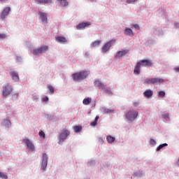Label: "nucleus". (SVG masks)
Here are the masks:
<instances>
[{"mask_svg":"<svg viewBox=\"0 0 179 179\" xmlns=\"http://www.w3.org/2000/svg\"><path fill=\"white\" fill-rule=\"evenodd\" d=\"M90 74V72L87 71H82L78 73H73V80H74V82H82V80H85V79H86V78H87Z\"/></svg>","mask_w":179,"mask_h":179,"instance_id":"1","label":"nucleus"},{"mask_svg":"<svg viewBox=\"0 0 179 179\" xmlns=\"http://www.w3.org/2000/svg\"><path fill=\"white\" fill-rule=\"evenodd\" d=\"M138 110L135 109H130L125 113V117L127 122H133V121H135L136 118H138Z\"/></svg>","mask_w":179,"mask_h":179,"instance_id":"2","label":"nucleus"},{"mask_svg":"<svg viewBox=\"0 0 179 179\" xmlns=\"http://www.w3.org/2000/svg\"><path fill=\"white\" fill-rule=\"evenodd\" d=\"M94 85L95 86V87H98L99 89H100L101 92H104V93H106V94H109L111 95L113 94V92H111L110 90H108V88H107V86L105 85L101 80H99V79H96L94 82Z\"/></svg>","mask_w":179,"mask_h":179,"instance_id":"3","label":"nucleus"},{"mask_svg":"<svg viewBox=\"0 0 179 179\" xmlns=\"http://www.w3.org/2000/svg\"><path fill=\"white\" fill-rule=\"evenodd\" d=\"M13 92V87L9 83L3 85L2 87V96L3 97H8Z\"/></svg>","mask_w":179,"mask_h":179,"instance_id":"4","label":"nucleus"},{"mask_svg":"<svg viewBox=\"0 0 179 179\" xmlns=\"http://www.w3.org/2000/svg\"><path fill=\"white\" fill-rule=\"evenodd\" d=\"M47 166H48V155L47 153L44 152L42 154L41 164V170L44 173L47 171Z\"/></svg>","mask_w":179,"mask_h":179,"instance_id":"5","label":"nucleus"},{"mask_svg":"<svg viewBox=\"0 0 179 179\" xmlns=\"http://www.w3.org/2000/svg\"><path fill=\"white\" fill-rule=\"evenodd\" d=\"M48 51V45H43L38 48H35L32 50L31 54H33V55L39 56V55H41V54L43 53L47 52Z\"/></svg>","mask_w":179,"mask_h":179,"instance_id":"6","label":"nucleus"},{"mask_svg":"<svg viewBox=\"0 0 179 179\" xmlns=\"http://www.w3.org/2000/svg\"><path fill=\"white\" fill-rule=\"evenodd\" d=\"M69 135H71V132L69 130L64 129L59 136V145H62V143L68 138Z\"/></svg>","mask_w":179,"mask_h":179,"instance_id":"7","label":"nucleus"},{"mask_svg":"<svg viewBox=\"0 0 179 179\" xmlns=\"http://www.w3.org/2000/svg\"><path fill=\"white\" fill-rule=\"evenodd\" d=\"M38 16H39L42 24L45 25L48 24V14L44 12V10L38 11Z\"/></svg>","mask_w":179,"mask_h":179,"instance_id":"8","label":"nucleus"},{"mask_svg":"<svg viewBox=\"0 0 179 179\" xmlns=\"http://www.w3.org/2000/svg\"><path fill=\"white\" fill-rule=\"evenodd\" d=\"M115 43V39H112L108 42H106L101 48V52L106 54V52L110 51V48L114 45Z\"/></svg>","mask_w":179,"mask_h":179,"instance_id":"9","label":"nucleus"},{"mask_svg":"<svg viewBox=\"0 0 179 179\" xmlns=\"http://www.w3.org/2000/svg\"><path fill=\"white\" fill-rule=\"evenodd\" d=\"M23 143H25L27 149L29 152H34L36 150V146L33 143V141L29 138H24L22 140Z\"/></svg>","mask_w":179,"mask_h":179,"instance_id":"10","label":"nucleus"},{"mask_svg":"<svg viewBox=\"0 0 179 179\" xmlns=\"http://www.w3.org/2000/svg\"><path fill=\"white\" fill-rule=\"evenodd\" d=\"M129 52V50L128 49L117 51L115 57L116 59H121L122 57H125V55H127V54H128Z\"/></svg>","mask_w":179,"mask_h":179,"instance_id":"11","label":"nucleus"},{"mask_svg":"<svg viewBox=\"0 0 179 179\" xmlns=\"http://www.w3.org/2000/svg\"><path fill=\"white\" fill-rule=\"evenodd\" d=\"M1 127H4L5 128H11L12 122L8 118L3 119L1 123Z\"/></svg>","mask_w":179,"mask_h":179,"instance_id":"12","label":"nucleus"},{"mask_svg":"<svg viewBox=\"0 0 179 179\" xmlns=\"http://www.w3.org/2000/svg\"><path fill=\"white\" fill-rule=\"evenodd\" d=\"M10 13V7H6L3 8V11L1 12L0 16L1 19H6V16L9 15V13Z\"/></svg>","mask_w":179,"mask_h":179,"instance_id":"13","label":"nucleus"},{"mask_svg":"<svg viewBox=\"0 0 179 179\" xmlns=\"http://www.w3.org/2000/svg\"><path fill=\"white\" fill-rule=\"evenodd\" d=\"M138 64H140L141 66H152V61L149 59H143L138 62Z\"/></svg>","mask_w":179,"mask_h":179,"instance_id":"14","label":"nucleus"},{"mask_svg":"<svg viewBox=\"0 0 179 179\" xmlns=\"http://www.w3.org/2000/svg\"><path fill=\"white\" fill-rule=\"evenodd\" d=\"M153 33L157 36H163V34H164L163 29H162L161 27H155L153 28Z\"/></svg>","mask_w":179,"mask_h":179,"instance_id":"15","label":"nucleus"},{"mask_svg":"<svg viewBox=\"0 0 179 179\" xmlns=\"http://www.w3.org/2000/svg\"><path fill=\"white\" fill-rule=\"evenodd\" d=\"M87 26H90V22H81L76 26L77 30H83Z\"/></svg>","mask_w":179,"mask_h":179,"instance_id":"16","label":"nucleus"},{"mask_svg":"<svg viewBox=\"0 0 179 179\" xmlns=\"http://www.w3.org/2000/svg\"><path fill=\"white\" fill-rule=\"evenodd\" d=\"M124 35L129 36V37H134L135 34L134 33V31H132L130 28L126 27L124 31Z\"/></svg>","mask_w":179,"mask_h":179,"instance_id":"17","label":"nucleus"},{"mask_svg":"<svg viewBox=\"0 0 179 179\" xmlns=\"http://www.w3.org/2000/svg\"><path fill=\"white\" fill-rule=\"evenodd\" d=\"M141 63H139V62L134 66V73L136 76L141 73Z\"/></svg>","mask_w":179,"mask_h":179,"instance_id":"18","label":"nucleus"},{"mask_svg":"<svg viewBox=\"0 0 179 179\" xmlns=\"http://www.w3.org/2000/svg\"><path fill=\"white\" fill-rule=\"evenodd\" d=\"M10 76H12L13 80L15 82H19V74L15 71H11L10 72Z\"/></svg>","mask_w":179,"mask_h":179,"instance_id":"19","label":"nucleus"},{"mask_svg":"<svg viewBox=\"0 0 179 179\" xmlns=\"http://www.w3.org/2000/svg\"><path fill=\"white\" fill-rule=\"evenodd\" d=\"M144 97H146V99H150L152 96H153V91L152 90H147L143 92Z\"/></svg>","mask_w":179,"mask_h":179,"instance_id":"20","label":"nucleus"},{"mask_svg":"<svg viewBox=\"0 0 179 179\" xmlns=\"http://www.w3.org/2000/svg\"><path fill=\"white\" fill-rule=\"evenodd\" d=\"M101 111L103 113V114H113V113H114V110L108 109L104 106L101 108Z\"/></svg>","mask_w":179,"mask_h":179,"instance_id":"21","label":"nucleus"},{"mask_svg":"<svg viewBox=\"0 0 179 179\" xmlns=\"http://www.w3.org/2000/svg\"><path fill=\"white\" fill-rule=\"evenodd\" d=\"M106 141L108 143H110V145H113L115 142V137L111 136V135H108L106 136Z\"/></svg>","mask_w":179,"mask_h":179,"instance_id":"22","label":"nucleus"},{"mask_svg":"<svg viewBox=\"0 0 179 179\" xmlns=\"http://www.w3.org/2000/svg\"><path fill=\"white\" fill-rule=\"evenodd\" d=\"M56 41H57V43H60L61 44H64V43H66L68 40H66V38L64 36H57Z\"/></svg>","mask_w":179,"mask_h":179,"instance_id":"23","label":"nucleus"},{"mask_svg":"<svg viewBox=\"0 0 179 179\" xmlns=\"http://www.w3.org/2000/svg\"><path fill=\"white\" fill-rule=\"evenodd\" d=\"M153 79V85H158V83H164V80L162 78H152Z\"/></svg>","mask_w":179,"mask_h":179,"instance_id":"24","label":"nucleus"},{"mask_svg":"<svg viewBox=\"0 0 179 179\" xmlns=\"http://www.w3.org/2000/svg\"><path fill=\"white\" fill-rule=\"evenodd\" d=\"M90 103H92V98L90 97L85 98L83 101V104H84V106H89Z\"/></svg>","mask_w":179,"mask_h":179,"instance_id":"25","label":"nucleus"},{"mask_svg":"<svg viewBox=\"0 0 179 179\" xmlns=\"http://www.w3.org/2000/svg\"><path fill=\"white\" fill-rule=\"evenodd\" d=\"M87 166L88 167H94V166H96V160H94V159H90L87 162Z\"/></svg>","mask_w":179,"mask_h":179,"instance_id":"26","label":"nucleus"},{"mask_svg":"<svg viewBox=\"0 0 179 179\" xmlns=\"http://www.w3.org/2000/svg\"><path fill=\"white\" fill-rule=\"evenodd\" d=\"M101 44V41H94V42L92 43L90 45V47L94 48L97 47V45H100Z\"/></svg>","mask_w":179,"mask_h":179,"instance_id":"27","label":"nucleus"},{"mask_svg":"<svg viewBox=\"0 0 179 179\" xmlns=\"http://www.w3.org/2000/svg\"><path fill=\"white\" fill-rule=\"evenodd\" d=\"M143 171H137L133 174V176L134 177H142V176H143Z\"/></svg>","mask_w":179,"mask_h":179,"instance_id":"28","label":"nucleus"},{"mask_svg":"<svg viewBox=\"0 0 179 179\" xmlns=\"http://www.w3.org/2000/svg\"><path fill=\"white\" fill-rule=\"evenodd\" d=\"M144 85H153V78H146Z\"/></svg>","mask_w":179,"mask_h":179,"instance_id":"29","label":"nucleus"},{"mask_svg":"<svg viewBox=\"0 0 179 179\" xmlns=\"http://www.w3.org/2000/svg\"><path fill=\"white\" fill-rule=\"evenodd\" d=\"M61 6H68V2L66 0H57Z\"/></svg>","mask_w":179,"mask_h":179,"instance_id":"30","label":"nucleus"},{"mask_svg":"<svg viewBox=\"0 0 179 179\" xmlns=\"http://www.w3.org/2000/svg\"><path fill=\"white\" fill-rule=\"evenodd\" d=\"M166 146H169V144L167 143H163V144H161L159 145L157 149H156V152H159L161 149H163V148H166Z\"/></svg>","mask_w":179,"mask_h":179,"instance_id":"31","label":"nucleus"},{"mask_svg":"<svg viewBox=\"0 0 179 179\" xmlns=\"http://www.w3.org/2000/svg\"><path fill=\"white\" fill-rule=\"evenodd\" d=\"M48 89L49 93L50 94H52L55 92L54 87H52L51 85H48Z\"/></svg>","mask_w":179,"mask_h":179,"instance_id":"32","label":"nucleus"},{"mask_svg":"<svg viewBox=\"0 0 179 179\" xmlns=\"http://www.w3.org/2000/svg\"><path fill=\"white\" fill-rule=\"evenodd\" d=\"M73 130L76 133L80 132L82 131V127L80 126H75L73 127Z\"/></svg>","mask_w":179,"mask_h":179,"instance_id":"33","label":"nucleus"},{"mask_svg":"<svg viewBox=\"0 0 179 179\" xmlns=\"http://www.w3.org/2000/svg\"><path fill=\"white\" fill-rule=\"evenodd\" d=\"M0 178L8 179V175L5 173L0 172Z\"/></svg>","mask_w":179,"mask_h":179,"instance_id":"34","label":"nucleus"},{"mask_svg":"<svg viewBox=\"0 0 179 179\" xmlns=\"http://www.w3.org/2000/svg\"><path fill=\"white\" fill-rule=\"evenodd\" d=\"M43 5H51L52 0H43Z\"/></svg>","mask_w":179,"mask_h":179,"instance_id":"35","label":"nucleus"},{"mask_svg":"<svg viewBox=\"0 0 179 179\" xmlns=\"http://www.w3.org/2000/svg\"><path fill=\"white\" fill-rule=\"evenodd\" d=\"M38 135L41 138H43V139L45 138V133H44V131H40Z\"/></svg>","mask_w":179,"mask_h":179,"instance_id":"36","label":"nucleus"},{"mask_svg":"<svg viewBox=\"0 0 179 179\" xmlns=\"http://www.w3.org/2000/svg\"><path fill=\"white\" fill-rule=\"evenodd\" d=\"M166 96V92L164 91H160L158 92V96L159 97H164Z\"/></svg>","mask_w":179,"mask_h":179,"instance_id":"37","label":"nucleus"},{"mask_svg":"<svg viewBox=\"0 0 179 179\" xmlns=\"http://www.w3.org/2000/svg\"><path fill=\"white\" fill-rule=\"evenodd\" d=\"M162 118H164V120H167L170 118V115L169 113H164L162 114Z\"/></svg>","mask_w":179,"mask_h":179,"instance_id":"38","label":"nucleus"},{"mask_svg":"<svg viewBox=\"0 0 179 179\" xmlns=\"http://www.w3.org/2000/svg\"><path fill=\"white\" fill-rule=\"evenodd\" d=\"M19 99V93H15L13 95V100H17Z\"/></svg>","mask_w":179,"mask_h":179,"instance_id":"39","label":"nucleus"},{"mask_svg":"<svg viewBox=\"0 0 179 179\" xmlns=\"http://www.w3.org/2000/svg\"><path fill=\"white\" fill-rule=\"evenodd\" d=\"M35 3H37V5H43V0H34Z\"/></svg>","mask_w":179,"mask_h":179,"instance_id":"40","label":"nucleus"},{"mask_svg":"<svg viewBox=\"0 0 179 179\" xmlns=\"http://www.w3.org/2000/svg\"><path fill=\"white\" fill-rule=\"evenodd\" d=\"M16 61L17 62H22L23 61V58L20 56H16Z\"/></svg>","mask_w":179,"mask_h":179,"instance_id":"41","label":"nucleus"},{"mask_svg":"<svg viewBox=\"0 0 179 179\" xmlns=\"http://www.w3.org/2000/svg\"><path fill=\"white\" fill-rule=\"evenodd\" d=\"M45 118L47 120H48L49 121H51V120H52V116L51 115H49V114H46L45 115Z\"/></svg>","mask_w":179,"mask_h":179,"instance_id":"42","label":"nucleus"},{"mask_svg":"<svg viewBox=\"0 0 179 179\" xmlns=\"http://www.w3.org/2000/svg\"><path fill=\"white\" fill-rule=\"evenodd\" d=\"M150 145H152V146H155L156 145V141L153 138H151L150 141Z\"/></svg>","mask_w":179,"mask_h":179,"instance_id":"43","label":"nucleus"},{"mask_svg":"<svg viewBox=\"0 0 179 179\" xmlns=\"http://www.w3.org/2000/svg\"><path fill=\"white\" fill-rule=\"evenodd\" d=\"M48 100H50L48 96H45V97L42 98V103H47V101H48Z\"/></svg>","mask_w":179,"mask_h":179,"instance_id":"44","label":"nucleus"},{"mask_svg":"<svg viewBox=\"0 0 179 179\" xmlns=\"http://www.w3.org/2000/svg\"><path fill=\"white\" fill-rule=\"evenodd\" d=\"M133 27H134V29H136V30H139V29H141V27H139V24H133Z\"/></svg>","mask_w":179,"mask_h":179,"instance_id":"45","label":"nucleus"},{"mask_svg":"<svg viewBox=\"0 0 179 179\" xmlns=\"http://www.w3.org/2000/svg\"><path fill=\"white\" fill-rule=\"evenodd\" d=\"M138 0H126L127 3L131 4L134 3V2H136Z\"/></svg>","mask_w":179,"mask_h":179,"instance_id":"46","label":"nucleus"},{"mask_svg":"<svg viewBox=\"0 0 179 179\" xmlns=\"http://www.w3.org/2000/svg\"><path fill=\"white\" fill-rule=\"evenodd\" d=\"M38 99H39L38 95H33L34 101H37Z\"/></svg>","mask_w":179,"mask_h":179,"instance_id":"47","label":"nucleus"},{"mask_svg":"<svg viewBox=\"0 0 179 179\" xmlns=\"http://www.w3.org/2000/svg\"><path fill=\"white\" fill-rule=\"evenodd\" d=\"M90 125H92V127H96L97 125V122L94 120L92 122H91Z\"/></svg>","mask_w":179,"mask_h":179,"instance_id":"48","label":"nucleus"},{"mask_svg":"<svg viewBox=\"0 0 179 179\" xmlns=\"http://www.w3.org/2000/svg\"><path fill=\"white\" fill-rule=\"evenodd\" d=\"M98 141H99V143H104V140L101 137H99L98 138Z\"/></svg>","mask_w":179,"mask_h":179,"instance_id":"49","label":"nucleus"},{"mask_svg":"<svg viewBox=\"0 0 179 179\" xmlns=\"http://www.w3.org/2000/svg\"><path fill=\"white\" fill-rule=\"evenodd\" d=\"M139 104H141V102L136 101L133 103V106H134V107H138V106H139Z\"/></svg>","mask_w":179,"mask_h":179,"instance_id":"50","label":"nucleus"},{"mask_svg":"<svg viewBox=\"0 0 179 179\" xmlns=\"http://www.w3.org/2000/svg\"><path fill=\"white\" fill-rule=\"evenodd\" d=\"M0 38H6V34H0Z\"/></svg>","mask_w":179,"mask_h":179,"instance_id":"51","label":"nucleus"},{"mask_svg":"<svg viewBox=\"0 0 179 179\" xmlns=\"http://www.w3.org/2000/svg\"><path fill=\"white\" fill-rule=\"evenodd\" d=\"M100 117H99V116H96V117H95V120H94V121H95V122H98L99 121V119Z\"/></svg>","mask_w":179,"mask_h":179,"instance_id":"52","label":"nucleus"},{"mask_svg":"<svg viewBox=\"0 0 179 179\" xmlns=\"http://www.w3.org/2000/svg\"><path fill=\"white\" fill-rule=\"evenodd\" d=\"M175 26H176V29H179V22L175 24Z\"/></svg>","mask_w":179,"mask_h":179,"instance_id":"53","label":"nucleus"},{"mask_svg":"<svg viewBox=\"0 0 179 179\" xmlns=\"http://www.w3.org/2000/svg\"><path fill=\"white\" fill-rule=\"evenodd\" d=\"M174 71H176V72H179V66L178 67H176L174 69Z\"/></svg>","mask_w":179,"mask_h":179,"instance_id":"54","label":"nucleus"},{"mask_svg":"<svg viewBox=\"0 0 179 179\" xmlns=\"http://www.w3.org/2000/svg\"><path fill=\"white\" fill-rule=\"evenodd\" d=\"M8 0H0V2H6Z\"/></svg>","mask_w":179,"mask_h":179,"instance_id":"55","label":"nucleus"},{"mask_svg":"<svg viewBox=\"0 0 179 179\" xmlns=\"http://www.w3.org/2000/svg\"><path fill=\"white\" fill-rule=\"evenodd\" d=\"M85 55H86L87 57H89V53H88V52H86V53H85Z\"/></svg>","mask_w":179,"mask_h":179,"instance_id":"56","label":"nucleus"},{"mask_svg":"<svg viewBox=\"0 0 179 179\" xmlns=\"http://www.w3.org/2000/svg\"><path fill=\"white\" fill-rule=\"evenodd\" d=\"M176 164L179 166V158H178V162H176Z\"/></svg>","mask_w":179,"mask_h":179,"instance_id":"57","label":"nucleus"},{"mask_svg":"<svg viewBox=\"0 0 179 179\" xmlns=\"http://www.w3.org/2000/svg\"><path fill=\"white\" fill-rule=\"evenodd\" d=\"M97 0H91V2H96Z\"/></svg>","mask_w":179,"mask_h":179,"instance_id":"58","label":"nucleus"},{"mask_svg":"<svg viewBox=\"0 0 179 179\" xmlns=\"http://www.w3.org/2000/svg\"><path fill=\"white\" fill-rule=\"evenodd\" d=\"M0 155H1V151H0Z\"/></svg>","mask_w":179,"mask_h":179,"instance_id":"59","label":"nucleus"}]
</instances>
